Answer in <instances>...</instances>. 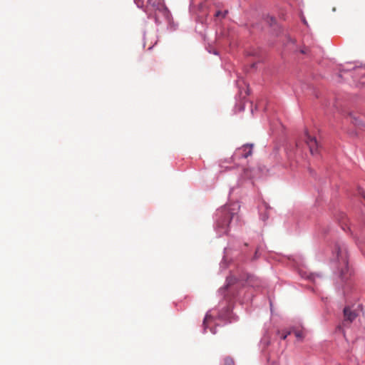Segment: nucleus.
Wrapping results in <instances>:
<instances>
[{"instance_id": "obj_1", "label": "nucleus", "mask_w": 365, "mask_h": 365, "mask_svg": "<svg viewBox=\"0 0 365 365\" xmlns=\"http://www.w3.org/2000/svg\"><path fill=\"white\" fill-rule=\"evenodd\" d=\"M334 251L339 264L338 269L340 272V277L342 280L346 279L350 276L346 247L344 244H336Z\"/></svg>"}, {"instance_id": "obj_2", "label": "nucleus", "mask_w": 365, "mask_h": 365, "mask_svg": "<svg viewBox=\"0 0 365 365\" xmlns=\"http://www.w3.org/2000/svg\"><path fill=\"white\" fill-rule=\"evenodd\" d=\"M218 215L217 228L220 234H227L228 232V226L233 217V214L230 212L228 208L225 207L220 211Z\"/></svg>"}, {"instance_id": "obj_3", "label": "nucleus", "mask_w": 365, "mask_h": 365, "mask_svg": "<svg viewBox=\"0 0 365 365\" xmlns=\"http://www.w3.org/2000/svg\"><path fill=\"white\" fill-rule=\"evenodd\" d=\"M305 135V142L309 148L311 154H317L318 153L319 145L316 138L309 135L308 133H306Z\"/></svg>"}, {"instance_id": "obj_4", "label": "nucleus", "mask_w": 365, "mask_h": 365, "mask_svg": "<svg viewBox=\"0 0 365 365\" xmlns=\"http://www.w3.org/2000/svg\"><path fill=\"white\" fill-rule=\"evenodd\" d=\"M241 279L245 280L249 286L253 287H259L262 286V281L259 278L247 273L242 276Z\"/></svg>"}, {"instance_id": "obj_5", "label": "nucleus", "mask_w": 365, "mask_h": 365, "mask_svg": "<svg viewBox=\"0 0 365 365\" xmlns=\"http://www.w3.org/2000/svg\"><path fill=\"white\" fill-rule=\"evenodd\" d=\"M252 145H245L237 150L235 153V157H242L244 158H247L252 155Z\"/></svg>"}, {"instance_id": "obj_6", "label": "nucleus", "mask_w": 365, "mask_h": 365, "mask_svg": "<svg viewBox=\"0 0 365 365\" xmlns=\"http://www.w3.org/2000/svg\"><path fill=\"white\" fill-rule=\"evenodd\" d=\"M357 314L355 312L351 311L349 307H345L344 309V322L343 325L346 326L351 323L356 317Z\"/></svg>"}, {"instance_id": "obj_7", "label": "nucleus", "mask_w": 365, "mask_h": 365, "mask_svg": "<svg viewBox=\"0 0 365 365\" xmlns=\"http://www.w3.org/2000/svg\"><path fill=\"white\" fill-rule=\"evenodd\" d=\"M294 334L296 338L299 339H302L304 338V333L302 331L295 330L294 331Z\"/></svg>"}, {"instance_id": "obj_8", "label": "nucleus", "mask_w": 365, "mask_h": 365, "mask_svg": "<svg viewBox=\"0 0 365 365\" xmlns=\"http://www.w3.org/2000/svg\"><path fill=\"white\" fill-rule=\"evenodd\" d=\"M224 365H235V361L232 358L226 357L225 359Z\"/></svg>"}, {"instance_id": "obj_9", "label": "nucleus", "mask_w": 365, "mask_h": 365, "mask_svg": "<svg viewBox=\"0 0 365 365\" xmlns=\"http://www.w3.org/2000/svg\"><path fill=\"white\" fill-rule=\"evenodd\" d=\"M251 173H252V170H250V169H245V170H244V175H245V178H252V176H251Z\"/></svg>"}, {"instance_id": "obj_10", "label": "nucleus", "mask_w": 365, "mask_h": 365, "mask_svg": "<svg viewBox=\"0 0 365 365\" xmlns=\"http://www.w3.org/2000/svg\"><path fill=\"white\" fill-rule=\"evenodd\" d=\"M211 318H212L211 315H210V314H207L205 315V319H204V321H203V324L205 326L206 323H207V322H208V320H209L210 319H211Z\"/></svg>"}, {"instance_id": "obj_11", "label": "nucleus", "mask_w": 365, "mask_h": 365, "mask_svg": "<svg viewBox=\"0 0 365 365\" xmlns=\"http://www.w3.org/2000/svg\"><path fill=\"white\" fill-rule=\"evenodd\" d=\"M289 334H290V332H288V333H287V334H282V339L283 340H285V339H287V336H288Z\"/></svg>"}, {"instance_id": "obj_12", "label": "nucleus", "mask_w": 365, "mask_h": 365, "mask_svg": "<svg viewBox=\"0 0 365 365\" xmlns=\"http://www.w3.org/2000/svg\"><path fill=\"white\" fill-rule=\"evenodd\" d=\"M221 15V12L220 11H217L215 14L216 16H220Z\"/></svg>"}, {"instance_id": "obj_13", "label": "nucleus", "mask_w": 365, "mask_h": 365, "mask_svg": "<svg viewBox=\"0 0 365 365\" xmlns=\"http://www.w3.org/2000/svg\"><path fill=\"white\" fill-rule=\"evenodd\" d=\"M228 284H230L231 283V282L232 281V278H230V279H228Z\"/></svg>"}, {"instance_id": "obj_14", "label": "nucleus", "mask_w": 365, "mask_h": 365, "mask_svg": "<svg viewBox=\"0 0 365 365\" xmlns=\"http://www.w3.org/2000/svg\"><path fill=\"white\" fill-rule=\"evenodd\" d=\"M362 196L365 198V193L363 192H361Z\"/></svg>"}, {"instance_id": "obj_15", "label": "nucleus", "mask_w": 365, "mask_h": 365, "mask_svg": "<svg viewBox=\"0 0 365 365\" xmlns=\"http://www.w3.org/2000/svg\"><path fill=\"white\" fill-rule=\"evenodd\" d=\"M150 0H148V3H150Z\"/></svg>"}]
</instances>
